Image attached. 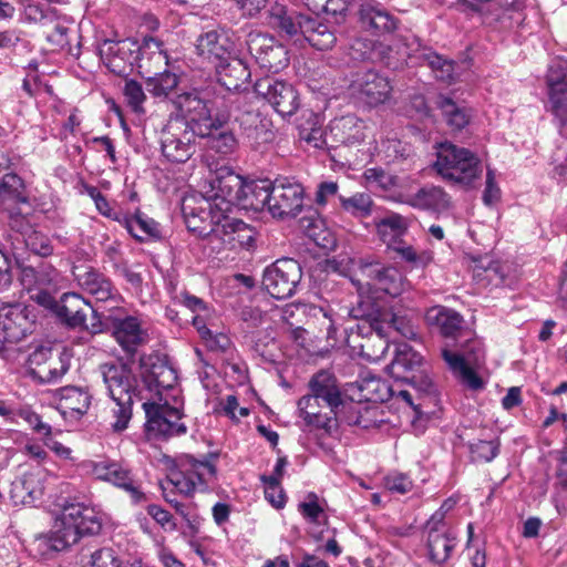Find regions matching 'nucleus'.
Here are the masks:
<instances>
[{
    "label": "nucleus",
    "instance_id": "f257e3e1",
    "mask_svg": "<svg viewBox=\"0 0 567 567\" xmlns=\"http://www.w3.org/2000/svg\"><path fill=\"white\" fill-rule=\"evenodd\" d=\"M310 392L298 401L299 415L308 426L330 432L332 417L320 412L321 406L330 413H338L342 408L343 396L336 375L328 370H320L309 381Z\"/></svg>",
    "mask_w": 567,
    "mask_h": 567
},
{
    "label": "nucleus",
    "instance_id": "f03ea898",
    "mask_svg": "<svg viewBox=\"0 0 567 567\" xmlns=\"http://www.w3.org/2000/svg\"><path fill=\"white\" fill-rule=\"evenodd\" d=\"M97 372L114 404L111 413L115 421L111 426L115 432H122L128 426L133 415L134 400L140 394L137 378L127 364L118 362L102 363Z\"/></svg>",
    "mask_w": 567,
    "mask_h": 567
},
{
    "label": "nucleus",
    "instance_id": "7ed1b4c3",
    "mask_svg": "<svg viewBox=\"0 0 567 567\" xmlns=\"http://www.w3.org/2000/svg\"><path fill=\"white\" fill-rule=\"evenodd\" d=\"M433 168L444 181L463 187H473L483 174L478 157L451 142L439 144Z\"/></svg>",
    "mask_w": 567,
    "mask_h": 567
},
{
    "label": "nucleus",
    "instance_id": "20e7f679",
    "mask_svg": "<svg viewBox=\"0 0 567 567\" xmlns=\"http://www.w3.org/2000/svg\"><path fill=\"white\" fill-rule=\"evenodd\" d=\"M355 265L357 278L352 282L360 292L367 287L396 297L405 290L406 280L395 267L384 265L372 256L360 258Z\"/></svg>",
    "mask_w": 567,
    "mask_h": 567
},
{
    "label": "nucleus",
    "instance_id": "39448f33",
    "mask_svg": "<svg viewBox=\"0 0 567 567\" xmlns=\"http://www.w3.org/2000/svg\"><path fill=\"white\" fill-rule=\"evenodd\" d=\"M386 371L396 382H402L416 392H434V384L424 369L422 355L406 343L396 347Z\"/></svg>",
    "mask_w": 567,
    "mask_h": 567
},
{
    "label": "nucleus",
    "instance_id": "423d86ee",
    "mask_svg": "<svg viewBox=\"0 0 567 567\" xmlns=\"http://www.w3.org/2000/svg\"><path fill=\"white\" fill-rule=\"evenodd\" d=\"M198 131L183 118L169 117L161 132L163 156L172 163H186L196 152Z\"/></svg>",
    "mask_w": 567,
    "mask_h": 567
},
{
    "label": "nucleus",
    "instance_id": "0eeeda50",
    "mask_svg": "<svg viewBox=\"0 0 567 567\" xmlns=\"http://www.w3.org/2000/svg\"><path fill=\"white\" fill-rule=\"evenodd\" d=\"M367 318L359 322L352 323L344 328V342L353 351L368 359L378 358L375 351H370V346L375 341L380 343L381 353L386 348V331L385 326L379 319L378 308L372 309L365 315Z\"/></svg>",
    "mask_w": 567,
    "mask_h": 567
},
{
    "label": "nucleus",
    "instance_id": "6e6552de",
    "mask_svg": "<svg viewBox=\"0 0 567 567\" xmlns=\"http://www.w3.org/2000/svg\"><path fill=\"white\" fill-rule=\"evenodd\" d=\"M215 117L219 124L231 120L249 133L260 123L257 99L249 91L227 93L223 96Z\"/></svg>",
    "mask_w": 567,
    "mask_h": 567
},
{
    "label": "nucleus",
    "instance_id": "1a4fd4ad",
    "mask_svg": "<svg viewBox=\"0 0 567 567\" xmlns=\"http://www.w3.org/2000/svg\"><path fill=\"white\" fill-rule=\"evenodd\" d=\"M37 324V308L21 302L0 307V349L17 343L32 333Z\"/></svg>",
    "mask_w": 567,
    "mask_h": 567
},
{
    "label": "nucleus",
    "instance_id": "9d476101",
    "mask_svg": "<svg viewBox=\"0 0 567 567\" xmlns=\"http://www.w3.org/2000/svg\"><path fill=\"white\" fill-rule=\"evenodd\" d=\"M301 277L299 262L291 258H282L265 269L262 286L271 297L286 299L295 295Z\"/></svg>",
    "mask_w": 567,
    "mask_h": 567
},
{
    "label": "nucleus",
    "instance_id": "9b49d317",
    "mask_svg": "<svg viewBox=\"0 0 567 567\" xmlns=\"http://www.w3.org/2000/svg\"><path fill=\"white\" fill-rule=\"evenodd\" d=\"M246 44L256 63L266 72L278 73L289 63L287 49L271 35L251 31Z\"/></svg>",
    "mask_w": 567,
    "mask_h": 567
},
{
    "label": "nucleus",
    "instance_id": "f8f14e48",
    "mask_svg": "<svg viewBox=\"0 0 567 567\" xmlns=\"http://www.w3.org/2000/svg\"><path fill=\"white\" fill-rule=\"evenodd\" d=\"M305 189L295 178L280 176L272 182L269 213L279 219L296 217L303 208Z\"/></svg>",
    "mask_w": 567,
    "mask_h": 567
},
{
    "label": "nucleus",
    "instance_id": "ddd939ff",
    "mask_svg": "<svg viewBox=\"0 0 567 567\" xmlns=\"http://www.w3.org/2000/svg\"><path fill=\"white\" fill-rule=\"evenodd\" d=\"M179 468V473L171 480V483L186 496L195 491H207L208 483L216 476V467L210 461H198L192 455H185L181 460Z\"/></svg>",
    "mask_w": 567,
    "mask_h": 567
},
{
    "label": "nucleus",
    "instance_id": "4468645a",
    "mask_svg": "<svg viewBox=\"0 0 567 567\" xmlns=\"http://www.w3.org/2000/svg\"><path fill=\"white\" fill-rule=\"evenodd\" d=\"M254 92L266 99L281 116H291L300 107L298 92L286 81L270 76L261 78L255 83Z\"/></svg>",
    "mask_w": 567,
    "mask_h": 567
},
{
    "label": "nucleus",
    "instance_id": "2eb2a0df",
    "mask_svg": "<svg viewBox=\"0 0 567 567\" xmlns=\"http://www.w3.org/2000/svg\"><path fill=\"white\" fill-rule=\"evenodd\" d=\"M143 409L146 415V430L154 436L168 439L186 433V425L179 422L182 419L179 409L171 406L167 402L164 404L144 402Z\"/></svg>",
    "mask_w": 567,
    "mask_h": 567
},
{
    "label": "nucleus",
    "instance_id": "dca6fc26",
    "mask_svg": "<svg viewBox=\"0 0 567 567\" xmlns=\"http://www.w3.org/2000/svg\"><path fill=\"white\" fill-rule=\"evenodd\" d=\"M209 184L213 194L207 200H210L219 213H230L234 205L238 206L245 185L240 175L229 167L223 166L217 169Z\"/></svg>",
    "mask_w": 567,
    "mask_h": 567
},
{
    "label": "nucleus",
    "instance_id": "f3484780",
    "mask_svg": "<svg viewBox=\"0 0 567 567\" xmlns=\"http://www.w3.org/2000/svg\"><path fill=\"white\" fill-rule=\"evenodd\" d=\"M349 89L367 105L378 106L390 100L393 87L388 78L374 70H367L353 75Z\"/></svg>",
    "mask_w": 567,
    "mask_h": 567
},
{
    "label": "nucleus",
    "instance_id": "a211bd4d",
    "mask_svg": "<svg viewBox=\"0 0 567 567\" xmlns=\"http://www.w3.org/2000/svg\"><path fill=\"white\" fill-rule=\"evenodd\" d=\"M173 105L176 113H172L169 117L183 118L188 125L200 131L206 126L213 125L215 118L212 116V109L208 101L203 99L196 91L185 92L177 95Z\"/></svg>",
    "mask_w": 567,
    "mask_h": 567
},
{
    "label": "nucleus",
    "instance_id": "6ab92c4d",
    "mask_svg": "<svg viewBox=\"0 0 567 567\" xmlns=\"http://www.w3.org/2000/svg\"><path fill=\"white\" fill-rule=\"evenodd\" d=\"M110 332L126 358L131 360L134 359L138 349L148 341L146 330L142 328L141 321L133 316L125 318L114 317Z\"/></svg>",
    "mask_w": 567,
    "mask_h": 567
},
{
    "label": "nucleus",
    "instance_id": "aec40b11",
    "mask_svg": "<svg viewBox=\"0 0 567 567\" xmlns=\"http://www.w3.org/2000/svg\"><path fill=\"white\" fill-rule=\"evenodd\" d=\"M54 532H100L102 524L92 508L80 504L64 506L54 519Z\"/></svg>",
    "mask_w": 567,
    "mask_h": 567
},
{
    "label": "nucleus",
    "instance_id": "412c9836",
    "mask_svg": "<svg viewBox=\"0 0 567 567\" xmlns=\"http://www.w3.org/2000/svg\"><path fill=\"white\" fill-rule=\"evenodd\" d=\"M72 275L79 287L96 301H107L117 296L112 281L92 266L74 265Z\"/></svg>",
    "mask_w": 567,
    "mask_h": 567
},
{
    "label": "nucleus",
    "instance_id": "4be33fe9",
    "mask_svg": "<svg viewBox=\"0 0 567 567\" xmlns=\"http://www.w3.org/2000/svg\"><path fill=\"white\" fill-rule=\"evenodd\" d=\"M228 213H220L215 226L214 239L230 248L251 247L256 240V229L240 219L229 218Z\"/></svg>",
    "mask_w": 567,
    "mask_h": 567
},
{
    "label": "nucleus",
    "instance_id": "5701e85b",
    "mask_svg": "<svg viewBox=\"0 0 567 567\" xmlns=\"http://www.w3.org/2000/svg\"><path fill=\"white\" fill-rule=\"evenodd\" d=\"M140 50L141 44L131 39L105 40L100 49V54L113 73L123 74L126 69L125 63L136 64Z\"/></svg>",
    "mask_w": 567,
    "mask_h": 567
},
{
    "label": "nucleus",
    "instance_id": "b1692460",
    "mask_svg": "<svg viewBox=\"0 0 567 567\" xmlns=\"http://www.w3.org/2000/svg\"><path fill=\"white\" fill-rule=\"evenodd\" d=\"M351 401L358 402H385L393 399L394 385L380 378L365 372L346 390Z\"/></svg>",
    "mask_w": 567,
    "mask_h": 567
},
{
    "label": "nucleus",
    "instance_id": "393cba45",
    "mask_svg": "<svg viewBox=\"0 0 567 567\" xmlns=\"http://www.w3.org/2000/svg\"><path fill=\"white\" fill-rule=\"evenodd\" d=\"M358 16L361 28L372 34L393 32L399 23L394 16L372 0L360 4Z\"/></svg>",
    "mask_w": 567,
    "mask_h": 567
},
{
    "label": "nucleus",
    "instance_id": "a878e982",
    "mask_svg": "<svg viewBox=\"0 0 567 567\" xmlns=\"http://www.w3.org/2000/svg\"><path fill=\"white\" fill-rule=\"evenodd\" d=\"M183 214L189 231L199 237H209L214 240L215 226L217 225L216 221L219 220L220 213L210 200L206 199L205 206H200L198 209L185 205Z\"/></svg>",
    "mask_w": 567,
    "mask_h": 567
},
{
    "label": "nucleus",
    "instance_id": "bb28decb",
    "mask_svg": "<svg viewBox=\"0 0 567 567\" xmlns=\"http://www.w3.org/2000/svg\"><path fill=\"white\" fill-rule=\"evenodd\" d=\"M167 66V54L163 42L153 37H145L137 55L136 68L138 74L144 79L155 75Z\"/></svg>",
    "mask_w": 567,
    "mask_h": 567
},
{
    "label": "nucleus",
    "instance_id": "cd10ccee",
    "mask_svg": "<svg viewBox=\"0 0 567 567\" xmlns=\"http://www.w3.org/2000/svg\"><path fill=\"white\" fill-rule=\"evenodd\" d=\"M424 319L431 329L437 330L445 338L458 341L463 334V318L453 309L434 306L425 312Z\"/></svg>",
    "mask_w": 567,
    "mask_h": 567
},
{
    "label": "nucleus",
    "instance_id": "c85d7f7f",
    "mask_svg": "<svg viewBox=\"0 0 567 567\" xmlns=\"http://www.w3.org/2000/svg\"><path fill=\"white\" fill-rule=\"evenodd\" d=\"M403 203L421 209L442 213L451 208V196L440 186L425 185L415 193L405 196Z\"/></svg>",
    "mask_w": 567,
    "mask_h": 567
},
{
    "label": "nucleus",
    "instance_id": "c756f323",
    "mask_svg": "<svg viewBox=\"0 0 567 567\" xmlns=\"http://www.w3.org/2000/svg\"><path fill=\"white\" fill-rule=\"evenodd\" d=\"M197 53L215 64L230 59L236 53L234 42L226 35L209 31L198 37Z\"/></svg>",
    "mask_w": 567,
    "mask_h": 567
},
{
    "label": "nucleus",
    "instance_id": "7c9ffc66",
    "mask_svg": "<svg viewBox=\"0 0 567 567\" xmlns=\"http://www.w3.org/2000/svg\"><path fill=\"white\" fill-rule=\"evenodd\" d=\"M92 473L96 478L111 482L112 484L127 491L135 503L145 498L144 494L134 485V482L130 476V472L124 470L117 463L106 461L94 463Z\"/></svg>",
    "mask_w": 567,
    "mask_h": 567
},
{
    "label": "nucleus",
    "instance_id": "2f4dec72",
    "mask_svg": "<svg viewBox=\"0 0 567 567\" xmlns=\"http://www.w3.org/2000/svg\"><path fill=\"white\" fill-rule=\"evenodd\" d=\"M89 309H92L90 302L76 292L63 293L55 305L58 317L71 328L85 324Z\"/></svg>",
    "mask_w": 567,
    "mask_h": 567
},
{
    "label": "nucleus",
    "instance_id": "473e14b6",
    "mask_svg": "<svg viewBox=\"0 0 567 567\" xmlns=\"http://www.w3.org/2000/svg\"><path fill=\"white\" fill-rule=\"evenodd\" d=\"M217 79L221 86L228 93L239 92L241 87L250 79V71L247 63L236 56V53L226 61L216 64Z\"/></svg>",
    "mask_w": 567,
    "mask_h": 567
},
{
    "label": "nucleus",
    "instance_id": "72a5a7b5",
    "mask_svg": "<svg viewBox=\"0 0 567 567\" xmlns=\"http://www.w3.org/2000/svg\"><path fill=\"white\" fill-rule=\"evenodd\" d=\"M144 369L142 375L150 390L172 389L176 383L177 375L175 370L168 363L158 357H150L147 361L141 360Z\"/></svg>",
    "mask_w": 567,
    "mask_h": 567
},
{
    "label": "nucleus",
    "instance_id": "f704fd0d",
    "mask_svg": "<svg viewBox=\"0 0 567 567\" xmlns=\"http://www.w3.org/2000/svg\"><path fill=\"white\" fill-rule=\"evenodd\" d=\"M307 19V16L293 10H288L285 6L279 3L271 6L268 11L269 25L289 38H295L299 34L302 35L305 21Z\"/></svg>",
    "mask_w": 567,
    "mask_h": 567
},
{
    "label": "nucleus",
    "instance_id": "c9c22d12",
    "mask_svg": "<svg viewBox=\"0 0 567 567\" xmlns=\"http://www.w3.org/2000/svg\"><path fill=\"white\" fill-rule=\"evenodd\" d=\"M43 494L40 472H29L14 480L10 488V498L14 505H31Z\"/></svg>",
    "mask_w": 567,
    "mask_h": 567
},
{
    "label": "nucleus",
    "instance_id": "e433bc0d",
    "mask_svg": "<svg viewBox=\"0 0 567 567\" xmlns=\"http://www.w3.org/2000/svg\"><path fill=\"white\" fill-rule=\"evenodd\" d=\"M82 534H33L30 542V550L41 557L52 555L68 549L72 544L80 540Z\"/></svg>",
    "mask_w": 567,
    "mask_h": 567
},
{
    "label": "nucleus",
    "instance_id": "4c0bfd02",
    "mask_svg": "<svg viewBox=\"0 0 567 567\" xmlns=\"http://www.w3.org/2000/svg\"><path fill=\"white\" fill-rule=\"evenodd\" d=\"M271 187L272 182L269 179L245 182L238 206L256 212L262 210L265 207L269 209Z\"/></svg>",
    "mask_w": 567,
    "mask_h": 567
},
{
    "label": "nucleus",
    "instance_id": "58836bf2",
    "mask_svg": "<svg viewBox=\"0 0 567 567\" xmlns=\"http://www.w3.org/2000/svg\"><path fill=\"white\" fill-rule=\"evenodd\" d=\"M442 357L456 378L470 390L478 391L484 388V381L473 370V364L465 362L464 355L445 348L442 350Z\"/></svg>",
    "mask_w": 567,
    "mask_h": 567
},
{
    "label": "nucleus",
    "instance_id": "ea45409f",
    "mask_svg": "<svg viewBox=\"0 0 567 567\" xmlns=\"http://www.w3.org/2000/svg\"><path fill=\"white\" fill-rule=\"evenodd\" d=\"M4 157L3 172L0 173V200L2 203L28 204L29 192L23 179L16 173H4L8 168Z\"/></svg>",
    "mask_w": 567,
    "mask_h": 567
},
{
    "label": "nucleus",
    "instance_id": "a19ab883",
    "mask_svg": "<svg viewBox=\"0 0 567 567\" xmlns=\"http://www.w3.org/2000/svg\"><path fill=\"white\" fill-rule=\"evenodd\" d=\"M223 125L224 124H219L217 117H215L212 127L206 126L200 128L198 136L207 138V144L212 150L227 155L236 150L237 140L231 131L223 130Z\"/></svg>",
    "mask_w": 567,
    "mask_h": 567
},
{
    "label": "nucleus",
    "instance_id": "79ce46f5",
    "mask_svg": "<svg viewBox=\"0 0 567 567\" xmlns=\"http://www.w3.org/2000/svg\"><path fill=\"white\" fill-rule=\"evenodd\" d=\"M302 35L317 50L332 49L337 42L333 29L324 22L310 17L305 21Z\"/></svg>",
    "mask_w": 567,
    "mask_h": 567
},
{
    "label": "nucleus",
    "instance_id": "37998d69",
    "mask_svg": "<svg viewBox=\"0 0 567 567\" xmlns=\"http://www.w3.org/2000/svg\"><path fill=\"white\" fill-rule=\"evenodd\" d=\"M404 43H411V39L404 38L396 41L394 45L385 44L383 42H374L373 60L372 62H380L385 64L388 68L396 69L408 59L406 49Z\"/></svg>",
    "mask_w": 567,
    "mask_h": 567
},
{
    "label": "nucleus",
    "instance_id": "c03bdc74",
    "mask_svg": "<svg viewBox=\"0 0 567 567\" xmlns=\"http://www.w3.org/2000/svg\"><path fill=\"white\" fill-rule=\"evenodd\" d=\"M379 319L385 326L386 337L390 330H393L406 339H415L416 331L414 324L406 315L388 308H378Z\"/></svg>",
    "mask_w": 567,
    "mask_h": 567
},
{
    "label": "nucleus",
    "instance_id": "a18cd8bd",
    "mask_svg": "<svg viewBox=\"0 0 567 567\" xmlns=\"http://www.w3.org/2000/svg\"><path fill=\"white\" fill-rule=\"evenodd\" d=\"M372 410L369 408H364L363 412L359 409L358 404H354L353 401L347 402L343 399L342 408L338 413H330L332 417V426L336 425L338 421L343 422L348 425H355L362 429H369L374 424V420L369 417Z\"/></svg>",
    "mask_w": 567,
    "mask_h": 567
},
{
    "label": "nucleus",
    "instance_id": "49530a36",
    "mask_svg": "<svg viewBox=\"0 0 567 567\" xmlns=\"http://www.w3.org/2000/svg\"><path fill=\"white\" fill-rule=\"evenodd\" d=\"M120 223H122L127 231L140 241H144L150 237H161L158 224L143 214L123 216V219H121Z\"/></svg>",
    "mask_w": 567,
    "mask_h": 567
},
{
    "label": "nucleus",
    "instance_id": "de8ad7c7",
    "mask_svg": "<svg viewBox=\"0 0 567 567\" xmlns=\"http://www.w3.org/2000/svg\"><path fill=\"white\" fill-rule=\"evenodd\" d=\"M436 104L445 122L453 131H461L468 124L471 117L468 110L457 105L452 99L440 95Z\"/></svg>",
    "mask_w": 567,
    "mask_h": 567
},
{
    "label": "nucleus",
    "instance_id": "09e8293b",
    "mask_svg": "<svg viewBox=\"0 0 567 567\" xmlns=\"http://www.w3.org/2000/svg\"><path fill=\"white\" fill-rule=\"evenodd\" d=\"M338 200L342 212L354 218H367L375 210L371 196L365 193H355L350 197L338 196Z\"/></svg>",
    "mask_w": 567,
    "mask_h": 567
},
{
    "label": "nucleus",
    "instance_id": "8fccbe9b",
    "mask_svg": "<svg viewBox=\"0 0 567 567\" xmlns=\"http://www.w3.org/2000/svg\"><path fill=\"white\" fill-rule=\"evenodd\" d=\"M549 111L564 134L563 130L567 127V84L548 87Z\"/></svg>",
    "mask_w": 567,
    "mask_h": 567
},
{
    "label": "nucleus",
    "instance_id": "3c124183",
    "mask_svg": "<svg viewBox=\"0 0 567 567\" xmlns=\"http://www.w3.org/2000/svg\"><path fill=\"white\" fill-rule=\"evenodd\" d=\"M404 45L406 49H411L406 51V55L411 59H415L416 62L426 64L434 73V76L439 72L441 64L446 60L436 54L431 48L423 45L417 38L412 37L411 43H404Z\"/></svg>",
    "mask_w": 567,
    "mask_h": 567
},
{
    "label": "nucleus",
    "instance_id": "603ef678",
    "mask_svg": "<svg viewBox=\"0 0 567 567\" xmlns=\"http://www.w3.org/2000/svg\"><path fill=\"white\" fill-rule=\"evenodd\" d=\"M19 236H21L25 248L38 256L48 257L53 252L49 237L28 224L23 226V230L20 231Z\"/></svg>",
    "mask_w": 567,
    "mask_h": 567
},
{
    "label": "nucleus",
    "instance_id": "864d4df0",
    "mask_svg": "<svg viewBox=\"0 0 567 567\" xmlns=\"http://www.w3.org/2000/svg\"><path fill=\"white\" fill-rule=\"evenodd\" d=\"M144 80L147 92L157 97L167 96L178 85V76L166 69Z\"/></svg>",
    "mask_w": 567,
    "mask_h": 567
},
{
    "label": "nucleus",
    "instance_id": "5fc2aeb1",
    "mask_svg": "<svg viewBox=\"0 0 567 567\" xmlns=\"http://www.w3.org/2000/svg\"><path fill=\"white\" fill-rule=\"evenodd\" d=\"M361 121L354 115H346L334 120L330 124V135H332L333 142L336 143H352L358 140V131L351 133L353 128L360 126Z\"/></svg>",
    "mask_w": 567,
    "mask_h": 567
},
{
    "label": "nucleus",
    "instance_id": "6e6d98bb",
    "mask_svg": "<svg viewBox=\"0 0 567 567\" xmlns=\"http://www.w3.org/2000/svg\"><path fill=\"white\" fill-rule=\"evenodd\" d=\"M377 231L382 240L388 237L396 238L403 235L408 229V221L396 213H389L383 218L373 220Z\"/></svg>",
    "mask_w": 567,
    "mask_h": 567
},
{
    "label": "nucleus",
    "instance_id": "4d7b16f0",
    "mask_svg": "<svg viewBox=\"0 0 567 567\" xmlns=\"http://www.w3.org/2000/svg\"><path fill=\"white\" fill-rule=\"evenodd\" d=\"M60 401L63 409L79 414H84L90 406L89 393L75 386L62 389Z\"/></svg>",
    "mask_w": 567,
    "mask_h": 567
},
{
    "label": "nucleus",
    "instance_id": "13d9d810",
    "mask_svg": "<svg viewBox=\"0 0 567 567\" xmlns=\"http://www.w3.org/2000/svg\"><path fill=\"white\" fill-rule=\"evenodd\" d=\"M429 553L432 561L442 564L447 560L454 547L455 538L451 534H429Z\"/></svg>",
    "mask_w": 567,
    "mask_h": 567
},
{
    "label": "nucleus",
    "instance_id": "bf43d9fd",
    "mask_svg": "<svg viewBox=\"0 0 567 567\" xmlns=\"http://www.w3.org/2000/svg\"><path fill=\"white\" fill-rule=\"evenodd\" d=\"M22 3L24 4L25 19L29 21L49 27L56 19V10L49 3L41 4L33 0H22Z\"/></svg>",
    "mask_w": 567,
    "mask_h": 567
},
{
    "label": "nucleus",
    "instance_id": "052dcab7",
    "mask_svg": "<svg viewBox=\"0 0 567 567\" xmlns=\"http://www.w3.org/2000/svg\"><path fill=\"white\" fill-rule=\"evenodd\" d=\"M123 94L127 102V105L136 113L144 111L143 104L146 100L143 86L135 80H127L125 82Z\"/></svg>",
    "mask_w": 567,
    "mask_h": 567
},
{
    "label": "nucleus",
    "instance_id": "680f3d73",
    "mask_svg": "<svg viewBox=\"0 0 567 567\" xmlns=\"http://www.w3.org/2000/svg\"><path fill=\"white\" fill-rule=\"evenodd\" d=\"M298 511L303 518L311 523L320 524L326 518L323 508L319 505L318 496L315 493H309L306 499L299 503Z\"/></svg>",
    "mask_w": 567,
    "mask_h": 567
},
{
    "label": "nucleus",
    "instance_id": "e2e57ef3",
    "mask_svg": "<svg viewBox=\"0 0 567 567\" xmlns=\"http://www.w3.org/2000/svg\"><path fill=\"white\" fill-rule=\"evenodd\" d=\"M68 370V367L61 358H53L50 362L41 369H32V374L39 378L42 382L51 383L59 380Z\"/></svg>",
    "mask_w": 567,
    "mask_h": 567
},
{
    "label": "nucleus",
    "instance_id": "0e129e2a",
    "mask_svg": "<svg viewBox=\"0 0 567 567\" xmlns=\"http://www.w3.org/2000/svg\"><path fill=\"white\" fill-rule=\"evenodd\" d=\"M498 442L477 440L476 442L470 443V451L473 460L491 462L498 454Z\"/></svg>",
    "mask_w": 567,
    "mask_h": 567
},
{
    "label": "nucleus",
    "instance_id": "69168bd1",
    "mask_svg": "<svg viewBox=\"0 0 567 567\" xmlns=\"http://www.w3.org/2000/svg\"><path fill=\"white\" fill-rule=\"evenodd\" d=\"M300 138L306 141L308 144H311L317 148H329L334 146V142L332 135H330L329 131H323L321 127H312L310 130H301Z\"/></svg>",
    "mask_w": 567,
    "mask_h": 567
},
{
    "label": "nucleus",
    "instance_id": "338daca9",
    "mask_svg": "<svg viewBox=\"0 0 567 567\" xmlns=\"http://www.w3.org/2000/svg\"><path fill=\"white\" fill-rule=\"evenodd\" d=\"M260 481L265 484V497L276 508H281L285 505L286 495L280 486L276 483L275 477L260 476Z\"/></svg>",
    "mask_w": 567,
    "mask_h": 567
},
{
    "label": "nucleus",
    "instance_id": "774afa93",
    "mask_svg": "<svg viewBox=\"0 0 567 567\" xmlns=\"http://www.w3.org/2000/svg\"><path fill=\"white\" fill-rule=\"evenodd\" d=\"M548 87L567 84V60L557 58L551 61L546 76Z\"/></svg>",
    "mask_w": 567,
    "mask_h": 567
}]
</instances>
